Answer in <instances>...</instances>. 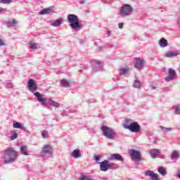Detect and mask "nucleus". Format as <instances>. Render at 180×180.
<instances>
[{
    "label": "nucleus",
    "mask_w": 180,
    "mask_h": 180,
    "mask_svg": "<svg viewBox=\"0 0 180 180\" xmlns=\"http://www.w3.org/2000/svg\"><path fill=\"white\" fill-rule=\"evenodd\" d=\"M34 96L36 97L37 101L44 106V108H47V106H53V108H60V104L55 101L47 98L46 97H43V94H40L39 91L34 93Z\"/></svg>",
    "instance_id": "1"
},
{
    "label": "nucleus",
    "mask_w": 180,
    "mask_h": 180,
    "mask_svg": "<svg viewBox=\"0 0 180 180\" xmlns=\"http://www.w3.org/2000/svg\"><path fill=\"white\" fill-rule=\"evenodd\" d=\"M17 158L18 152L13 148H9L5 150L4 160L6 164H12L16 161Z\"/></svg>",
    "instance_id": "2"
},
{
    "label": "nucleus",
    "mask_w": 180,
    "mask_h": 180,
    "mask_svg": "<svg viewBox=\"0 0 180 180\" xmlns=\"http://www.w3.org/2000/svg\"><path fill=\"white\" fill-rule=\"evenodd\" d=\"M68 22L70 24L71 29L77 31L81 29V25H79V20L78 19V15L75 14L68 15Z\"/></svg>",
    "instance_id": "3"
},
{
    "label": "nucleus",
    "mask_w": 180,
    "mask_h": 180,
    "mask_svg": "<svg viewBox=\"0 0 180 180\" xmlns=\"http://www.w3.org/2000/svg\"><path fill=\"white\" fill-rule=\"evenodd\" d=\"M101 130L104 137L108 140H115L116 139V131L112 128L103 125L101 127Z\"/></svg>",
    "instance_id": "4"
},
{
    "label": "nucleus",
    "mask_w": 180,
    "mask_h": 180,
    "mask_svg": "<svg viewBox=\"0 0 180 180\" xmlns=\"http://www.w3.org/2000/svg\"><path fill=\"white\" fill-rule=\"evenodd\" d=\"M133 13V7L130 4H123L120 11V15L122 18H127Z\"/></svg>",
    "instance_id": "5"
},
{
    "label": "nucleus",
    "mask_w": 180,
    "mask_h": 180,
    "mask_svg": "<svg viewBox=\"0 0 180 180\" xmlns=\"http://www.w3.org/2000/svg\"><path fill=\"white\" fill-rule=\"evenodd\" d=\"M130 157L134 160L135 162H140L141 161V153L134 149H130L128 151Z\"/></svg>",
    "instance_id": "6"
},
{
    "label": "nucleus",
    "mask_w": 180,
    "mask_h": 180,
    "mask_svg": "<svg viewBox=\"0 0 180 180\" xmlns=\"http://www.w3.org/2000/svg\"><path fill=\"white\" fill-rule=\"evenodd\" d=\"M50 154H53V148L49 144L44 145L40 154L41 157H46Z\"/></svg>",
    "instance_id": "7"
},
{
    "label": "nucleus",
    "mask_w": 180,
    "mask_h": 180,
    "mask_svg": "<svg viewBox=\"0 0 180 180\" xmlns=\"http://www.w3.org/2000/svg\"><path fill=\"white\" fill-rule=\"evenodd\" d=\"M92 68L95 72H98V71H102V70H103V62L94 60L93 62Z\"/></svg>",
    "instance_id": "8"
},
{
    "label": "nucleus",
    "mask_w": 180,
    "mask_h": 180,
    "mask_svg": "<svg viewBox=\"0 0 180 180\" xmlns=\"http://www.w3.org/2000/svg\"><path fill=\"white\" fill-rule=\"evenodd\" d=\"M176 77V72L172 68L168 70V75L165 77V81L169 82L170 81H174V79Z\"/></svg>",
    "instance_id": "9"
},
{
    "label": "nucleus",
    "mask_w": 180,
    "mask_h": 180,
    "mask_svg": "<svg viewBox=\"0 0 180 180\" xmlns=\"http://www.w3.org/2000/svg\"><path fill=\"white\" fill-rule=\"evenodd\" d=\"M141 129V127H140V124H139V122H134L132 124L128 127V130H129V131H131V133H139Z\"/></svg>",
    "instance_id": "10"
},
{
    "label": "nucleus",
    "mask_w": 180,
    "mask_h": 180,
    "mask_svg": "<svg viewBox=\"0 0 180 180\" xmlns=\"http://www.w3.org/2000/svg\"><path fill=\"white\" fill-rule=\"evenodd\" d=\"M28 89L30 92H36L37 91V85L34 83L33 79H30L28 80Z\"/></svg>",
    "instance_id": "11"
},
{
    "label": "nucleus",
    "mask_w": 180,
    "mask_h": 180,
    "mask_svg": "<svg viewBox=\"0 0 180 180\" xmlns=\"http://www.w3.org/2000/svg\"><path fill=\"white\" fill-rule=\"evenodd\" d=\"M109 160L110 161L115 160L116 161H121V162H124V158L123 156L119 153H113L110 155Z\"/></svg>",
    "instance_id": "12"
},
{
    "label": "nucleus",
    "mask_w": 180,
    "mask_h": 180,
    "mask_svg": "<svg viewBox=\"0 0 180 180\" xmlns=\"http://www.w3.org/2000/svg\"><path fill=\"white\" fill-rule=\"evenodd\" d=\"M99 164L101 171H103V172H106V171H108L109 160H105L103 162H99Z\"/></svg>",
    "instance_id": "13"
},
{
    "label": "nucleus",
    "mask_w": 180,
    "mask_h": 180,
    "mask_svg": "<svg viewBox=\"0 0 180 180\" xmlns=\"http://www.w3.org/2000/svg\"><path fill=\"white\" fill-rule=\"evenodd\" d=\"M146 176H150L152 180H160L158 174L154 173V172L151 170H147L145 172Z\"/></svg>",
    "instance_id": "14"
},
{
    "label": "nucleus",
    "mask_w": 180,
    "mask_h": 180,
    "mask_svg": "<svg viewBox=\"0 0 180 180\" xmlns=\"http://www.w3.org/2000/svg\"><path fill=\"white\" fill-rule=\"evenodd\" d=\"M144 65V60L137 58L135 59V68L141 70Z\"/></svg>",
    "instance_id": "15"
},
{
    "label": "nucleus",
    "mask_w": 180,
    "mask_h": 180,
    "mask_svg": "<svg viewBox=\"0 0 180 180\" xmlns=\"http://www.w3.org/2000/svg\"><path fill=\"white\" fill-rule=\"evenodd\" d=\"M50 13H56V11H54V9H53V7L44 8L39 12L40 15H49Z\"/></svg>",
    "instance_id": "16"
},
{
    "label": "nucleus",
    "mask_w": 180,
    "mask_h": 180,
    "mask_svg": "<svg viewBox=\"0 0 180 180\" xmlns=\"http://www.w3.org/2000/svg\"><path fill=\"white\" fill-rule=\"evenodd\" d=\"M64 22V19L62 18H60L57 20H55L54 21H52L51 25V26H53V27H58V26H60V25H63V22Z\"/></svg>",
    "instance_id": "17"
},
{
    "label": "nucleus",
    "mask_w": 180,
    "mask_h": 180,
    "mask_svg": "<svg viewBox=\"0 0 180 180\" xmlns=\"http://www.w3.org/2000/svg\"><path fill=\"white\" fill-rule=\"evenodd\" d=\"M149 154L152 158H156L161 154V152L158 149H151L149 151Z\"/></svg>",
    "instance_id": "18"
},
{
    "label": "nucleus",
    "mask_w": 180,
    "mask_h": 180,
    "mask_svg": "<svg viewBox=\"0 0 180 180\" xmlns=\"http://www.w3.org/2000/svg\"><path fill=\"white\" fill-rule=\"evenodd\" d=\"M72 158L75 159L82 157V155L81 154V150L78 149L74 150L72 153Z\"/></svg>",
    "instance_id": "19"
},
{
    "label": "nucleus",
    "mask_w": 180,
    "mask_h": 180,
    "mask_svg": "<svg viewBox=\"0 0 180 180\" xmlns=\"http://www.w3.org/2000/svg\"><path fill=\"white\" fill-rule=\"evenodd\" d=\"M60 85L63 86V88H70V86H71V82L65 79H63L60 80Z\"/></svg>",
    "instance_id": "20"
},
{
    "label": "nucleus",
    "mask_w": 180,
    "mask_h": 180,
    "mask_svg": "<svg viewBox=\"0 0 180 180\" xmlns=\"http://www.w3.org/2000/svg\"><path fill=\"white\" fill-rule=\"evenodd\" d=\"M20 150V153L22 155H29V153H27V146L21 145Z\"/></svg>",
    "instance_id": "21"
},
{
    "label": "nucleus",
    "mask_w": 180,
    "mask_h": 180,
    "mask_svg": "<svg viewBox=\"0 0 180 180\" xmlns=\"http://www.w3.org/2000/svg\"><path fill=\"white\" fill-rule=\"evenodd\" d=\"M13 127L14 129H20V130H23V131H26V127L22 126L20 122H15L13 124Z\"/></svg>",
    "instance_id": "22"
},
{
    "label": "nucleus",
    "mask_w": 180,
    "mask_h": 180,
    "mask_svg": "<svg viewBox=\"0 0 180 180\" xmlns=\"http://www.w3.org/2000/svg\"><path fill=\"white\" fill-rule=\"evenodd\" d=\"M158 44L162 48L167 47L168 46V41L165 38H162L160 39Z\"/></svg>",
    "instance_id": "23"
},
{
    "label": "nucleus",
    "mask_w": 180,
    "mask_h": 180,
    "mask_svg": "<svg viewBox=\"0 0 180 180\" xmlns=\"http://www.w3.org/2000/svg\"><path fill=\"white\" fill-rule=\"evenodd\" d=\"M134 122H133L132 120H129V119L125 120L123 124L124 129H127L129 130V127L133 124Z\"/></svg>",
    "instance_id": "24"
},
{
    "label": "nucleus",
    "mask_w": 180,
    "mask_h": 180,
    "mask_svg": "<svg viewBox=\"0 0 180 180\" xmlns=\"http://www.w3.org/2000/svg\"><path fill=\"white\" fill-rule=\"evenodd\" d=\"M179 158V153L178 150H173L172 153L171 155V159L172 160H178Z\"/></svg>",
    "instance_id": "25"
},
{
    "label": "nucleus",
    "mask_w": 180,
    "mask_h": 180,
    "mask_svg": "<svg viewBox=\"0 0 180 180\" xmlns=\"http://www.w3.org/2000/svg\"><path fill=\"white\" fill-rule=\"evenodd\" d=\"M129 73V67L122 68L120 69V75H126Z\"/></svg>",
    "instance_id": "26"
},
{
    "label": "nucleus",
    "mask_w": 180,
    "mask_h": 180,
    "mask_svg": "<svg viewBox=\"0 0 180 180\" xmlns=\"http://www.w3.org/2000/svg\"><path fill=\"white\" fill-rule=\"evenodd\" d=\"M158 172L162 176H165L167 175V171L165 170V168L164 167H160L158 169Z\"/></svg>",
    "instance_id": "27"
},
{
    "label": "nucleus",
    "mask_w": 180,
    "mask_h": 180,
    "mask_svg": "<svg viewBox=\"0 0 180 180\" xmlns=\"http://www.w3.org/2000/svg\"><path fill=\"white\" fill-rule=\"evenodd\" d=\"M176 56H178V53L174 51H169L165 54V57H167V58H171V57H176Z\"/></svg>",
    "instance_id": "28"
},
{
    "label": "nucleus",
    "mask_w": 180,
    "mask_h": 180,
    "mask_svg": "<svg viewBox=\"0 0 180 180\" xmlns=\"http://www.w3.org/2000/svg\"><path fill=\"white\" fill-rule=\"evenodd\" d=\"M173 110L176 115H180V104L173 106Z\"/></svg>",
    "instance_id": "29"
},
{
    "label": "nucleus",
    "mask_w": 180,
    "mask_h": 180,
    "mask_svg": "<svg viewBox=\"0 0 180 180\" xmlns=\"http://www.w3.org/2000/svg\"><path fill=\"white\" fill-rule=\"evenodd\" d=\"M118 166L115 163H110L108 161V170L109 169H117Z\"/></svg>",
    "instance_id": "30"
},
{
    "label": "nucleus",
    "mask_w": 180,
    "mask_h": 180,
    "mask_svg": "<svg viewBox=\"0 0 180 180\" xmlns=\"http://www.w3.org/2000/svg\"><path fill=\"white\" fill-rule=\"evenodd\" d=\"M16 20H13L12 21H8L6 22V25L8 27H11V26H16Z\"/></svg>",
    "instance_id": "31"
},
{
    "label": "nucleus",
    "mask_w": 180,
    "mask_h": 180,
    "mask_svg": "<svg viewBox=\"0 0 180 180\" xmlns=\"http://www.w3.org/2000/svg\"><path fill=\"white\" fill-rule=\"evenodd\" d=\"M41 137L43 139H49V131L47 130L41 131Z\"/></svg>",
    "instance_id": "32"
},
{
    "label": "nucleus",
    "mask_w": 180,
    "mask_h": 180,
    "mask_svg": "<svg viewBox=\"0 0 180 180\" xmlns=\"http://www.w3.org/2000/svg\"><path fill=\"white\" fill-rule=\"evenodd\" d=\"M141 82L139 80H136L134 83V88H140L141 87Z\"/></svg>",
    "instance_id": "33"
},
{
    "label": "nucleus",
    "mask_w": 180,
    "mask_h": 180,
    "mask_svg": "<svg viewBox=\"0 0 180 180\" xmlns=\"http://www.w3.org/2000/svg\"><path fill=\"white\" fill-rule=\"evenodd\" d=\"M11 2H12V0H0V4H4V5H8Z\"/></svg>",
    "instance_id": "34"
},
{
    "label": "nucleus",
    "mask_w": 180,
    "mask_h": 180,
    "mask_svg": "<svg viewBox=\"0 0 180 180\" xmlns=\"http://www.w3.org/2000/svg\"><path fill=\"white\" fill-rule=\"evenodd\" d=\"M161 130L162 131L168 133V131H171V130H172V128H166V127H161Z\"/></svg>",
    "instance_id": "35"
},
{
    "label": "nucleus",
    "mask_w": 180,
    "mask_h": 180,
    "mask_svg": "<svg viewBox=\"0 0 180 180\" xmlns=\"http://www.w3.org/2000/svg\"><path fill=\"white\" fill-rule=\"evenodd\" d=\"M30 47L32 50H36L37 49V45L36 44V43L30 44Z\"/></svg>",
    "instance_id": "36"
},
{
    "label": "nucleus",
    "mask_w": 180,
    "mask_h": 180,
    "mask_svg": "<svg viewBox=\"0 0 180 180\" xmlns=\"http://www.w3.org/2000/svg\"><path fill=\"white\" fill-rule=\"evenodd\" d=\"M18 139V134L15 132L11 136V140H16Z\"/></svg>",
    "instance_id": "37"
},
{
    "label": "nucleus",
    "mask_w": 180,
    "mask_h": 180,
    "mask_svg": "<svg viewBox=\"0 0 180 180\" xmlns=\"http://www.w3.org/2000/svg\"><path fill=\"white\" fill-rule=\"evenodd\" d=\"M94 160H95V161H96L97 164H99L98 162L101 160V156L95 155Z\"/></svg>",
    "instance_id": "38"
},
{
    "label": "nucleus",
    "mask_w": 180,
    "mask_h": 180,
    "mask_svg": "<svg viewBox=\"0 0 180 180\" xmlns=\"http://www.w3.org/2000/svg\"><path fill=\"white\" fill-rule=\"evenodd\" d=\"M80 68H83V70H88V66L84 64L80 65Z\"/></svg>",
    "instance_id": "39"
},
{
    "label": "nucleus",
    "mask_w": 180,
    "mask_h": 180,
    "mask_svg": "<svg viewBox=\"0 0 180 180\" xmlns=\"http://www.w3.org/2000/svg\"><path fill=\"white\" fill-rule=\"evenodd\" d=\"M80 180H92V179H91L89 177H88L86 176H84L82 177V179Z\"/></svg>",
    "instance_id": "40"
},
{
    "label": "nucleus",
    "mask_w": 180,
    "mask_h": 180,
    "mask_svg": "<svg viewBox=\"0 0 180 180\" xmlns=\"http://www.w3.org/2000/svg\"><path fill=\"white\" fill-rule=\"evenodd\" d=\"M123 22H120L118 24L119 29H123Z\"/></svg>",
    "instance_id": "41"
},
{
    "label": "nucleus",
    "mask_w": 180,
    "mask_h": 180,
    "mask_svg": "<svg viewBox=\"0 0 180 180\" xmlns=\"http://www.w3.org/2000/svg\"><path fill=\"white\" fill-rule=\"evenodd\" d=\"M2 46H5V42H4V41L0 39V47Z\"/></svg>",
    "instance_id": "42"
},
{
    "label": "nucleus",
    "mask_w": 180,
    "mask_h": 180,
    "mask_svg": "<svg viewBox=\"0 0 180 180\" xmlns=\"http://www.w3.org/2000/svg\"><path fill=\"white\" fill-rule=\"evenodd\" d=\"M177 25L180 27V17L177 18Z\"/></svg>",
    "instance_id": "43"
},
{
    "label": "nucleus",
    "mask_w": 180,
    "mask_h": 180,
    "mask_svg": "<svg viewBox=\"0 0 180 180\" xmlns=\"http://www.w3.org/2000/svg\"><path fill=\"white\" fill-rule=\"evenodd\" d=\"M106 34L109 37V36H110V34H112V33L110 32V31L108 30V31H107Z\"/></svg>",
    "instance_id": "44"
},
{
    "label": "nucleus",
    "mask_w": 180,
    "mask_h": 180,
    "mask_svg": "<svg viewBox=\"0 0 180 180\" xmlns=\"http://www.w3.org/2000/svg\"><path fill=\"white\" fill-rule=\"evenodd\" d=\"M85 2H86V0H80L79 1L80 4H85Z\"/></svg>",
    "instance_id": "45"
},
{
    "label": "nucleus",
    "mask_w": 180,
    "mask_h": 180,
    "mask_svg": "<svg viewBox=\"0 0 180 180\" xmlns=\"http://www.w3.org/2000/svg\"><path fill=\"white\" fill-rule=\"evenodd\" d=\"M108 177H101V180H108Z\"/></svg>",
    "instance_id": "46"
},
{
    "label": "nucleus",
    "mask_w": 180,
    "mask_h": 180,
    "mask_svg": "<svg viewBox=\"0 0 180 180\" xmlns=\"http://www.w3.org/2000/svg\"><path fill=\"white\" fill-rule=\"evenodd\" d=\"M2 11H4V8H0V13H1V12H2Z\"/></svg>",
    "instance_id": "47"
},
{
    "label": "nucleus",
    "mask_w": 180,
    "mask_h": 180,
    "mask_svg": "<svg viewBox=\"0 0 180 180\" xmlns=\"http://www.w3.org/2000/svg\"><path fill=\"white\" fill-rule=\"evenodd\" d=\"M108 47H112V46L111 45H108Z\"/></svg>",
    "instance_id": "48"
},
{
    "label": "nucleus",
    "mask_w": 180,
    "mask_h": 180,
    "mask_svg": "<svg viewBox=\"0 0 180 180\" xmlns=\"http://www.w3.org/2000/svg\"><path fill=\"white\" fill-rule=\"evenodd\" d=\"M79 72H82V70H79Z\"/></svg>",
    "instance_id": "49"
},
{
    "label": "nucleus",
    "mask_w": 180,
    "mask_h": 180,
    "mask_svg": "<svg viewBox=\"0 0 180 180\" xmlns=\"http://www.w3.org/2000/svg\"><path fill=\"white\" fill-rule=\"evenodd\" d=\"M153 89H155V87H153Z\"/></svg>",
    "instance_id": "50"
}]
</instances>
